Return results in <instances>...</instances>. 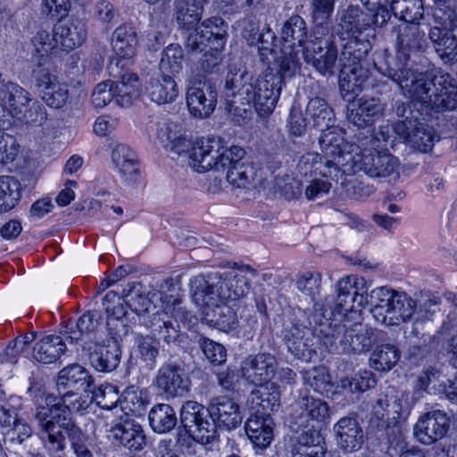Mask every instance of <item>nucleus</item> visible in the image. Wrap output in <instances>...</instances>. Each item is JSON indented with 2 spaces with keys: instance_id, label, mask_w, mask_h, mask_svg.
<instances>
[{
  "instance_id": "1",
  "label": "nucleus",
  "mask_w": 457,
  "mask_h": 457,
  "mask_svg": "<svg viewBox=\"0 0 457 457\" xmlns=\"http://www.w3.org/2000/svg\"><path fill=\"white\" fill-rule=\"evenodd\" d=\"M33 401V420L39 436L46 448L54 453L66 449V435L83 432L76 424L72 412H82L93 403L90 392L78 396L71 391L55 396L38 390Z\"/></svg>"
},
{
  "instance_id": "2",
  "label": "nucleus",
  "mask_w": 457,
  "mask_h": 457,
  "mask_svg": "<svg viewBox=\"0 0 457 457\" xmlns=\"http://www.w3.org/2000/svg\"><path fill=\"white\" fill-rule=\"evenodd\" d=\"M389 77L422 111L445 112L457 108V88L453 77L443 71L431 76L427 71L415 73L407 67L390 71Z\"/></svg>"
},
{
  "instance_id": "3",
  "label": "nucleus",
  "mask_w": 457,
  "mask_h": 457,
  "mask_svg": "<svg viewBox=\"0 0 457 457\" xmlns=\"http://www.w3.org/2000/svg\"><path fill=\"white\" fill-rule=\"evenodd\" d=\"M286 77L289 76L285 75L281 68L279 73L268 69L252 83L249 82L251 76L245 68L231 64L226 76V88L232 91V96H236L237 90L243 104L253 103L258 115L267 118L276 107Z\"/></svg>"
},
{
  "instance_id": "4",
  "label": "nucleus",
  "mask_w": 457,
  "mask_h": 457,
  "mask_svg": "<svg viewBox=\"0 0 457 457\" xmlns=\"http://www.w3.org/2000/svg\"><path fill=\"white\" fill-rule=\"evenodd\" d=\"M166 150L178 155L189 152V166L195 171H230L245 154L238 145L227 148L220 137H202L191 144L182 132Z\"/></svg>"
},
{
  "instance_id": "5",
  "label": "nucleus",
  "mask_w": 457,
  "mask_h": 457,
  "mask_svg": "<svg viewBox=\"0 0 457 457\" xmlns=\"http://www.w3.org/2000/svg\"><path fill=\"white\" fill-rule=\"evenodd\" d=\"M244 272L255 275V270L246 265L238 271L194 277L190 280L193 301L196 305L217 306L219 303L239 300L248 294L251 285Z\"/></svg>"
},
{
  "instance_id": "6",
  "label": "nucleus",
  "mask_w": 457,
  "mask_h": 457,
  "mask_svg": "<svg viewBox=\"0 0 457 457\" xmlns=\"http://www.w3.org/2000/svg\"><path fill=\"white\" fill-rule=\"evenodd\" d=\"M319 340L332 352L361 354L369 352L378 342V331L361 323L347 327L325 317L317 329Z\"/></svg>"
},
{
  "instance_id": "7",
  "label": "nucleus",
  "mask_w": 457,
  "mask_h": 457,
  "mask_svg": "<svg viewBox=\"0 0 457 457\" xmlns=\"http://www.w3.org/2000/svg\"><path fill=\"white\" fill-rule=\"evenodd\" d=\"M370 41L351 40L345 44L339 57L341 65L339 89L343 98L348 102L361 93L366 87L369 70L362 66V60L370 52Z\"/></svg>"
},
{
  "instance_id": "8",
  "label": "nucleus",
  "mask_w": 457,
  "mask_h": 457,
  "mask_svg": "<svg viewBox=\"0 0 457 457\" xmlns=\"http://www.w3.org/2000/svg\"><path fill=\"white\" fill-rule=\"evenodd\" d=\"M183 429L177 433V444L189 447L192 441L209 445L215 440V424L212 420L210 405L205 408L195 401L186 402L180 409Z\"/></svg>"
},
{
  "instance_id": "9",
  "label": "nucleus",
  "mask_w": 457,
  "mask_h": 457,
  "mask_svg": "<svg viewBox=\"0 0 457 457\" xmlns=\"http://www.w3.org/2000/svg\"><path fill=\"white\" fill-rule=\"evenodd\" d=\"M372 298L376 303V308L373 310L374 319L386 326L406 322L417 311L416 301L409 295L387 287L376 288Z\"/></svg>"
},
{
  "instance_id": "10",
  "label": "nucleus",
  "mask_w": 457,
  "mask_h": 457,
  "mask_svg": "<svg viewBox=\"0 0 457 457\" xmlns=\"http://www.w3.org/2000/svg\"><path fill=\"white\" fill-rule=\"evenodd\" d=\"M281 37V70L285 75L293 76L301 67L299 54L309 42L304 20L299 15H292L284 23Z\"/></svg>"
},
{
  "instance_id": "11",
  "label": "nucleus",
  "mask_w": 457,
  "mask_h": 457,
  "mask_svg": "<svg viewBox=\"0 0 457 457\" xmlns=\"http://www.w3.org/2000/svg\"><path fill=\"white\" fill-rule=\"evenodd\" d=\"M305 62L311 63L320 74L332 75L338 53L333 36L323 31L313 30L311 39L302 50Z\"/></svg>"
},
{
  "instance_id": "12",
  "label": "nucleus",
  "mask_w": 457,
  "mask_h": 457,
  "mask_svg": "<svg viewBox=\"0 0 457 457\" xmlns=\"http://www.w3.org/2000/svg\"><path fill=\"white\" fill-rule=\"evenodd\" d=\"M365 284L363 278L346 276L336 284L337 295L334 298H326V305L315 303L316 311L321 312L323 318H328L337 313H345L354 309V297L358 294L361 285Z\"/></svg>"
},
{
  "instance_id": "13",
  "label": "nucleus",
  "mask_w": 457,
  "mask_h": 457,
  "mask_svg": "<svg viewBox=\"0 0 457 457\" xmlns=\"http://www.w3.org/2000/svg\"><path fill=\"white\" fill-rule=\"evenodd\" d=\"M300 324L293 323L284 332V342L287 350L297 359L311 362L319 358L317 353V340L319 338L317 329Z\"/></svg>"
},
{
  "instance_id": "14",
  "label": "nucleus",
  "mask_w": 457,
  "mask_h": 457,
  "mask_svg": "<svg viewBox=\"0 0 457 457\" xmlns=\"http://www.w3.org/2000/svg\"><path fill=\"white\" fill-rule=\"evenodd\" d=\"M395 133L409 145L420 152H429L438 137L435 129L426 123L420 122L417 118L407 116L393 126Z\"/></svg>"
},
{
  "instance_id": "15",
  "label": "nucleus",
  "mask_w": 457,
  "mask_h": 457,
  "mask_svg": "<svg viewBox=\"0 0 457 457\" xmlns=\"http://www.w3.org/2000/svg\"><path fill=\"white\" fill-rule=\"evenodd\" d=\"M32 74L35 85L41 92V98L47 106L59 110L67 104L70 98L67 83L61 82L48 69L41 65L34 69Z\"/></svg>"
},
{
  "instance_id": "16",
  "label": "nucleus",
  "mask_w": 457,
  "mask_h": 457,
  "mask_svg": "<svg viewBox=\"0 0 457 457\" xmlns=\"http://www.w3.org/2000/svg\"><path fill=\"white\" fill-rule=\"evenodd\" d=\"M186 102L189 112L195 118L211 115L217 104V92L209 81L191 80L187 88Z\"/></svg>"
},
{
  "instance_id": "17",
  "label": "nucleus",
  "mask_w": 457,
  "mask_h": 457,
  "mask_svg": "<svg viewBox=\"0 0 457 457\" xmlns=\"http://www.w3.org/2000/svg\"><path fill=\"white\" fill-rule=\"evenodd\" d=\"M142 323L149 330V335L160 345L180 346L185 335L180 331L179 322L166 312H157L149 319L144 318Z\"/></svg>"
},
{
  "instance_id": "18",
  "label": "nucleus",
  "mask_w": 457,
  "mask_h": 457,
  "mask_svg": "<svg viewBox=\"0 0 457 457\" xmlns=\"http://www.w3.org/2000/svg\"><path fill=\"white\" fill-rule=\"evenodd\" d=\"M98 314L96 311H88L77 321L70 320L67 326V339L77 344L76 352L88 351L94 344L102 339L97 330Z\"/></svg>"
},
{
  "instance_id": "19",
  "label": "nucleus",
  "mask_w": 457,
  "mask_h": 457,
  "mask_svg": "<svg viewBox=\"0 0 457 457\" xmlns=\"http://www.w3.org/2000/svg\"><path fill=\"white\" fill-rule=\"evenodd\" d=\"M449 428L448 414L441 410H434L420 417L413 433L420 443L429 445L444 438Z\"/></svg>"
},
{
  "instance_id": "20",
  "label": "nucleus",
  "mask_w": 457,
  "mask_h": 457,
  "mask_svg": "<svg viewBox=\"0 0 457 457\" xmlns=\"http://www.w3.org/2000/svg\"><path fill=\"white\" fill-rule=\"evenodd\" d=\"M278 362L274 355L267 353L250 354L241 362L243 377L254 385L269 384L277 371Z\"/></svg>"
},
{
  "instance_id": "21",
  "label": "nucleus",
  "mask_w": 457,
  "mask_h": 457,
  "mask_svg": "<svg viewBox=\"0 0 457 457\" xmlns=\"http://www.w3.org/2000/svg\"><path fill=\"white\" fill-rule=\"evenodd\" d=\"M79 355L82 359H87L96 370L111 372L120 364L121 351L117 341L113 339L105 341L102 338L88 351H82Z\"/></svg>"
},
{
  "instance_id": "22",
  "label": "nucleus",
  "mask_w": 457,
  "mask_h": 457,
  "mask_svg": "<svg viewBox=\"0 0 457 457\" xmlns=\"http://www.w3.org/2000/svg\"><path fill=\"white\" fill-rule=\"evenodd\" d=\"M324 438L320 429L311 428L297 431L289 441L287 452L289 457H326L327 450L322 445Z\"/></svg>"
},
{
  "instance_id": "23",
  "label": "nucleus",
  "mask_w": 457,
  "mask_h": 457,
  "mask_svg": "<svg viewBox=\"0 0 457 457\" xmlns=\"http://www.w3.org/2000/svg\"><path fill=\"white\" fill-rule=\"evenodd\" d=\"M212 420L215 424V439L217 428L231 430L237 428L242 423L243 416L239 405L228 396H219L210 403Z\"/></svg>"
},
{
  "instance_id": "24",
  "label": "nucleus",
  "mask_w": 457,
  "mask_h": 457,
  "mask_svg": "<svg viewBox=\"0 0 457 457\" xmlns=\"http://www.w3.org/2000/svg\"><path fill=\"white\" fill-rule=\"evenodd\" d=\"M425 33L419 24L403 23L399 25L396 36L397 58L403 62L401 67H407L411 54L421 52L425 46Z\"/></svg>"
},
{
  "instance_id": "25",
  "label": "nucleus",
  "mask_w": 457,
  "mask_h": 457,
  "mask_svg": "<svg viewBox=\"0 0 457 457\" xmlns=\"http://www.w3.org/2000/svg\"><path fill=\"white\" fill-rule=\"evenodd\" d=\"M155 386L167 397L182 396L188 391L189 381L184 378V370L172 363L163 364L154 379Z\"/></svg>"
},
{
  "instance_id": "26",
  "label": "nucleus",
  "mask_w": 457,
  "mask_h": 457,
  "mask_svg": "<svg viewBox=\"0 0 457 457\" xmlns=\"http://www.w3.org/2000/svg\"><path fill=\"white\" fill-rule=\"evenodd\" d=\"M320 145L327 159L326 167L337 169L342 155L347 150L345 131L336 126H329L326 129H322Z\"/></svg>"
},
{
  "instance_id": "27",
  "label": "nucleus",
  "mask_w": 457,
  "mask_h": 457,
  "mask_svg": "<svg viewBox=\"0 0 457 457\" xmlns=\"http://www.w3.org/2000/svg\"><path fill=\"white\" fill-rule=\"evenodd\" d=\"M109 432L114 440L129 450L140 451L146 445L142 426L132 419L120 420L111 427Z\"/></svg>"
},
{
  "instance_id": "28",
  "label": "nucleus",
  "mask_w": 457,
  "mask_h": 457,
  "mask_svg": "<svg viewBox=\"0 0 457 457\" xmlns=\"http://www.w3.org/2000/svg\"><path fill=\"white\" fill-rule=\"evenodd\" d=\"M337 445L345 452L358 451L364 439L362 428L355 417L341 418L333 428Z\"/></svg>"
},
{
  "instance_id": "29",
  "label": "nucleus",
  "mask_w": 457,
  "mask_h": 457,
  "mask_svg": "<svg viewBox=\"0 0 457 457\" xmlns=\"http://www.w3.org/2000/svg\"><path fill=\"white\" fill-rule=\"evenodd\" d=\"M385 105L375 97L362 96L353 102L348 119L355 126L363 128L372 125L383 116Z\"/></svg>"
},
{
  "instance_id": "30",
  "label": "nucleus",
  "mask_w": 457,
  "mask_h": 457,
  "mask_svg": "<svg viewBox=\"0 0 457 457\" xmlns=\"http://www.w3.org/2000/svg\"><path fill=\"white\" fill-rule=\"evenodd\" d=\"M53 32L59 48L67 52L80 46L87 38L86 27L79 21H59Z\"/></svg>"
},
{
  "instance_id": "31",
  "label": "nucleus",
  "mask_w": 457,
  "mask_h": 457,
  "mask_svg": "<svg viewBox=\"0 0 457 457\" xmlns=\"http://www.w3.org/2000/svg\"><path fill=\"white\" fill-rule=\"evenodd\" d=\"M94 380L89 371L79 364H72L63 368L58 375L57 387L59 395L61 390L90 392Z\"/></svg>"
},
{
  "instance_id": "32",
  "label": "nucleus",
  "mask_w": 457,
  "mask_h": 457,
  "mask_svg": "<svg viewBox=\"0 0 457 457\" xmlns=\"http://www.w3.org/2000/svg\"><path fill=\"white\" fill-rule=\"evenodd\" d=\"M248 401L251 413L271 417V412L279 406V388L274 383L262 385L260 388L252 391Z\"/></svg>"
},
{
  "instance_id": "33",
  "label": "nucleus",
  "mask_w": 457,
  "mask_h": 457,
  "mask_svg": "<svg viewBox=\"0 0 457 457\" xmlns=\"http://www.w3.org/2000/svg\"><path fill=\"white\" fill-rule=\"evenodd\" d=\"M2 105L15 119L28 107L32 101L31 94L13 82L3 84L0 87Z\"/></svg>"
},
{
  "instance_id": "34",
  "label": "nucleus",
  "mask_w": 457,
  "mask_h": 457,
  "mask_svg": "<svg viewBox=\"0 0 457 457\" xmlns=\"http://www.w3.org/2000/svg\"><path fill=\"white\" fill-rule=\"evenodd\" d=\"M338 26L340 28L339 33L349 37L345 44H348L353 39L368 41L367 39L363 40L358 37L362 31L369 29V19H366V12L358 6L351 5L343 11L339 18Z\"/></svg>"
},
{
  "instance_id": "35",
  "label": "nucleus",
  "mask_w": 457,
  "mask_h": 457,
  "mask_svg": "<svg viewBox=\"0 0 457 457\" xmlns=\"http://www.w3.org/2000/svg\"><path fill=\"white\" fill-rule=\"evenodd\" d=\"M273 425L271 417L251 413L245 427L253 444L259 448H266L273 439Z\"/></svg>"
},
{
  "instance_id": "36",
  "label": "nucleus",
  "mask_w": 457,
  "mask_h": 457,
  "mask_svg": "<svg viewBox=\"0 0 457 457\" xmlns=\"http://www.w3.org/2000/svg\"><path fill=\"white\" fill-rule=\"evenodd\" d=\"M145 89L151 101L157 104L172 103L179 92L175 79L164 74L151 78Z\"/></svg>"
},
{
  "instance_id": "37",
  "label": "nucleus",
  "mask_w": 457,
  "mask_h": 457,
  "mask_svg": "<svg viewBox=\"0 0 457 457\" xmlns=\"http://www.w3.org/2000/svg\"><path fill=\"white\" fill-rule=\"evenodd\" d=\"M203 309L204 319L212 327L220 331L228 332L237 328L238 317L237 311L224 303L213 306L198 305Z\"/></svg>"
},
{
  "instance_id": "38",
  "label": "nucleus",
  "mask_w": 457,
  "mask_h": 457,
  "mask_svg": "<svg viewBox=\"0 0 457 457\" xmlns=\"http://www.w3.org/2000/svg\"><path fill=\"white\" fill-rule=\"evenodd\" d=\"M137 43V36L132 27L120 25L112 35V50L121 60L131 59L136 55Z\"/></svg>"
},
{
  "instance_id": "39",
  "label": "nucleus",
  "mask_w": 457,
  "mask_h": 457,
  "mask_svg": "<svg viewBox=\"0 0 457 457\" xmlns=\"http://www.w3.org/2000/svg\"><path fill=\"white\" fill-rule=\"evenodd\" d=\"M428 37L445 63L457 62V38L452 32L435 27L430 29Z\"/></svg>"
},
{
  "instance_id": "40",
  "label": "nucleus",
  "mask_w": 457,
  "mask_h": 457,
  "mask_svg": "<svg viewBox=\"0 0 457 457\" xmlns=\"http://www.w3.org/2000/svg\"><path fill=\"white\" fill-rule=\"evenodd\" d=\"M65 349V343L61 337L49 335L35 344L33 358L38 362L51 364L59 360Z\"/></svg>"
},
{
  "instance_id": "41",
  "label": "nucleus",
  "mask_w": 457,
  "mask_h": 457,
  "mask_svg": "<svg viewBox=\"0 0 457 457\" xmlns=\"http://www.w3.org/2000/svg\"><path fill=\"white\" fill-rule=\"evenodd\" d=\"M375 176L364 177L357 173H340V186L345 193L354 198L361 199L370 195L374 191V186L370 180L375 179Z\"/></svg>"
},
{
  "instance_id": "42",
  "label": "nucleus",
  "mask_w": 457,
  "mask_h": 457,
  "mask_svg": "<svg viewBox=\"0 0 457 457\" xmlns=\"http://www.w3.org/2000/svg\"><path fill=\"white\" fill-rule=\"evenodd\" d=\"M148 419L152 429L159 434L170 432L178 421L174 409L166 403L154 405L149 412Z\"/></svg>"
},
{
  "instance_id": "43",
  "label": "nucleus",
  "mask_w": 457,
  "mask_h": 457,
  "mask_svg": "<svg viewBox=\"0 0 457 457\" xmlns=\"http://www.w3.org/2000/svg\"><path fill=\"white\" fill-rule=\"evenodd\" d=\"M175 8L177 22L185 29L195 28L204 12V4L191 0H175Z\"/></svg>"
},
{
  "instance_id": "44",
  "label": "nucleus",
  "mask_w": 457,
  "mask_h": 457,
  "mask_svg": "<svg viewBox=\"0 0 457 457\" xmlns=\"http://www.w3.org/2000/svg\"><path fill=\"white\" fill-rule=\"evenodd\" d=\"M390 7L395 17L408 24H419L424 16L422 0H391Z\"/></svg>"
},
{
  "instance_id": "45",
  "label": "nucleus",
  "mask_w": 457,
  "mask_h": 457,
  "mask_svg": "<svg viewBox=\"0 0 457 457\" xmlns=\"http://www.w3.org/2000/svg\"><path fill=\"white\" fill-rule=\"evenodd\" d=\"M115 85V103L121 107L132 105L140 95L138 77L135 73L124 74L121 81Z\"/></svg>"
},
{
  "instance_id": "46",
  "label": "nucleus",
  "mask_w": 457,
  "mask_h": 457,
  "mask_svg": "<svg viewBox=\"0 0 457 457\" xmlns=\"http://www.w3.org/2000/svg\"><path fill=\"white\" fill-rule=\"evenodd\" d=\"M21 185L12 176L0 177V213L11 211L21 197Z\"/></svg>"
},
{
  "instance_id": "47",
  "label": "nucleus",
  "mask_w": 457,
  "mask_h": 457,
  "mask_svg": "<svg viewBox=\"0 0 457 457\" xmlns=\"http://www.w3.org/2000/svg\"><path fill=\"white\" fill-rule=\"evenodd\" d=\"M231 190L249 192L254 189L264 188L265 179L262 173H221Z\"/></svg>"
},
{
  "instance_id": "48",
  "label": "nucleus",
  "mask_w": 457,
  "mask_h": 457,
  "mask_svg": "<svg viewBox=\"0 0 457 457\" xmlns=\"http://www.w3.org/2000/svg\"><path fill=\"white\" fill-rule=\"evenodd\" d=\"M114 169L120 171H138L141 169L137 154L127 145L117 144L112 151Z\"/></svg>"
},
{
  "instance_id": "49",
  "label": "nucleus",
  "mask_w": 457,
  "mask_h": 457,
  "mask_svg": "<svg viewBox=\"0 0 457 457\" xmlns=\"http://www.w3.org/2000/svg\"><path fill=\"white\" fill-rule=\"evenodd\" d=\"M399 358L400 352L395 345H382L371 353L370 367L378 371H388L397 363Z\"/></svg>"
},
{
  "instance_id": "50",
  "label": "nucleus",
  "mask_w": 457,
  "mask_h": 457,
  "mask_svg": "<svg viewBox=\"0 0 457 457\" xmlns=\"http://www.w3.org/2000/svg\"><path fill=\"white\" fill-rule=\"evenodd\" d=\"M137 357L149 370L154 369L159 356V344L149 334H139L136 337Z\"/></svg>"
},
{
  "instance_id": "51",
  "label": "nucleus",
  "mask_w": 457,
  "mask_h": 457,
  "mask_svg": "<svg viewBox=\"0 0 457 457\" xmlns=\"http://www.w3.org/2000/svg\"><path fill=\"white\" fill-rule=\"evenodd\" d=\"M273 188L286 200H294L302 195L303 181L295 173L278 174L274 179Z\"/></svg>"
},
{
  "instance_id": "52",
  "label": "nucleus",
  "mask_w": 457,
  "mask_h": 457,
  "mask_svg": "<svg viewBox=\"0 0 457 457\" xmlns=\"http://www.w3.org/2000/svg\"><path fill=\"white\" fill-rule=\"evenodd\" d=\"M141 283H132L124 288L122 299L126 306L132 312L141 316L146 312L151 304L150 300L141 292Z\"/></svg>"
},
{
  "instance_id": "53",
  "label": "nucleus",
  "mask_w": 457,
  "mask_h": 457,
  "mask_svg": "<svg viewBox=\"0 0 457 457\" xmlns=\"http://www.w3.org/2000/svg\"><path fill=\"white\" fill-rule=\"evenodd\" d=\"M311 421L315 422L313 412H312L308 404H306L304 397H301L297 401L289 417L291 428L296 433L303 429L315 428L314 425H310Z\"/></svg>"
},
{
  "instance_id": "54",
  "label": "nucleus",
  "mask_w": 457,
  "mask_h": 457,
  "mask_svg": "<svg viewBox=\"0 0 457 457\" xmlns=\"http://www.w3.org/2000/svg\"><path fill=\"white\" fill-rule=\"evenodd\" d=\"M184 51L178 44L169 45L162 52L160 68L163 72L179 73L183 67Z\"/></svg>"
},
{
  "instance_id": "55",
  "label": "nucleus",
  "mask_w": 457,
  "mask_h": 457,
  "mask_svg": "<svg viewBox=\"0 0 457 457\" xmlns=\"http://www.w3.org/2000/svg\"><path fill=\"white\" fill-rule=\"evenodd\" d=\"M90 395L92 401L101 407L102 409L112 410L117 407V403L120 401L119 390L116 386L112 384H104L99 386L96 389L92 386Z\"/></svg>"
},
{
  "instance_id": "56",
  "label": "nucleus",
  "mask_w": 457,
  "mask_h": 457,
  "mask_svg": "<svg viewBox=\"0 0 457 457\" xmlns=\"http://www.w3.org/2000/svg\"><path fill=\"white\" fill-rule=\"evenodd\" d=\"M197 344L205 358L214 366L223 364L227 360V349L218 342H215L203 335L199 336Z\"/></svg>"
},
{
  "instance_id": "57",
  "label": "nucleus",
  "mask_w": 457,
  "mask_h": 457,
  "mask_svg": "<svg viewBox=\"0 0 457 457\" xmlns=\"http://www.w3.org/2000/svg\"><path fill=\"white\" fill-rule=\"evenodd\" d=\"M47 117L46 107L37 100L32 99L17 120L30 127H42L46 124Z\"/></svg>"
},
{
  "instance_id": "58",
  "label": "nucleus",
  "mask_w": 457,
  "mask_h": 457,
  "mask_svg": "<svg viewBox=\"0 0 457 457\" xmlns=\"http://www.w3.org/2000/svg\"><path fill=\"white\" fill-rule=\"evenodd\" d=\"M32 55L38 59L47 57L54 49L59 48L54 33L51 36L47 30L40 29L31 38Z\"/></svg>"
},
{
  "instance_id": "59",
  "label": "nucleus",
  "mask_w": 457,
  "mask_h": 457,
  "mask_svg": "<svg viewBox=\"0 0 457 457\" xmlns=\"http://www.w3.org/2000/svg\"><path fill=\"white\" fill-rule=\"evenodd\" d=\"M306 113L313 120L315 127H329L328 121L333 115L332 110L328 106L326 101L320 97L312 98L306 107Z\"/></svg>"
},
{
  "instance_id": "60",
  "label": "nucleus",
  "mask_w": 457,
  "mask_h": 457,
  "mask_svg": "<svg viewBox=\"0 0 457 457\" xmlns=\"http://www.w3.org/2000/svg\"><path fill=\"white\" fill-rule=\"evenodd\" d=\"M321 274L316 271H305L296 280V287L303 295L315 302L320 293Z\"/></svg>"
},
{
  "instance_id": "61",
  "label": "nucleus",
  "mask_w": 457,
  "mask_h": 457,
  "mask_svg": "<svg viewBox=\"0 0 457 457\" xmlns=\"http://www.w3.org/2000/svg\"><path fill=\"white\" fill-rule=\"evenodd\" d=\"M203 28L211 29L213 49L223 50L226 45L227 24L221 17L214 16L203 21Z\"/></svg>"
},
{
  "instance_id": "62",
  "label": "nucleus",
  "mask_w": 457,
  "mask_h": 457,
  "mask_svg": "<svg viewBox=\"0 0 457 457\" xmlns=\"http://www.w3.org/2000/svg\"><path fill=\"white\" fill-rule=\"evenodd\" d=\"M211 29L203 28V22L187 37L186 47L188 51H203L205 46H212V35Z\"/></svg>"
},
{
  "instance_id": "63",
  "label": "nucleus",
  "mask_w": 457,
  "mask_h": 457,
  "mask_svg": "<svg viewBox=\"0 0 457 457\" xmlns=\"http://www.w3.org/2000/svg\"><path fill=\"white\" fill-rule=\"evenodd\" d=\"M335 0H312V15L316 23L314 30H328L322 27L330 17L334 9Z\"/></svg>"
},
{
  "instance_id": "64",
  "label": "nucleus",
  "mask_w": 457,
  "mask_h": 457,
  "mask_svg": "<svg viewBox=\"0 0 457 457\" xmlns=\"http://www.w3.org/2000/svg\"><path fill=\"white\" fill-rule=\"evenodd\" d=\"M113 82L104 81L97 84L91 95L92 104L96 108H104L112 100H115L116 92Z\"/></svg>"
}]
</instances>
